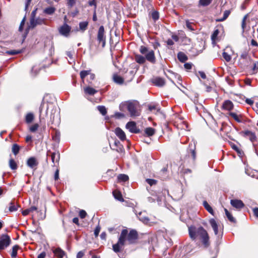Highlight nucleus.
I'll return each mask as SVG.
<instances>
[{"instance_id": "nucleus-1", "label": "nucleus", "mask_w": 258, "mask_h": 258, "mask_svg": "<svg viewBox=\"0 0 258 258\" xmlns=\"http://www.w3.org/2000/svg\"><path fill=\"white\" fill-rule=\"evenodd\" d=\"M140 52L141 54L144 55L145 56L140 54H136L135 55V60L137 63L143 64L145 62L146 60H147L151 63H155L156 57L153 50L149 49L148 47L142 45L140 47Z\"/></svg>"}, {"instance_id": "nucleus-2", "label": "nucleus", "mask_w": 258, "mask_h": 258, "mask_svg": "<svg viewBox=\"0 0 258 258\" xmlns=\"http://www.w3.org/2000/svg\"><path fill=\"white\" fill-rule=\"evenodd\" d=\"M188 232L189 236L192 240H195L199 237L206 247L209 245L208 234L203 227L198 228L190 227L188 228Z\"/></svg>"}, {"instance_id": "nucleus-3", "label": "nucleus", "mask_w": 258, "mask_h": 258, "mask_svg": "<svg viewBox=\"0 0 258 258\" xmlns=\"http://www.w3.org/2000/svg\"><path fill=\"white\" fill-rule=\"evenodd\" d=\"M138 102L136 101H128L122 102L119 108L121 110H123L125 107H126L131 116H138L140 114L138 110Z\"/></svg>"}, {"instance_id": "nucleus-4", "label": "nucleus", "mask_w": 258, "mask_h": 258, "mask_svg": "<svg viewBox=\"0 0 258 258\" xmlns=\"http://www.w3.org/2000/svg\"><path fill=\"white\" fill-rule=\"evenodd\" d=\"M11 240L7 234H3L0 237V250H3L10 244Z\"/></svg>"}, {"instance_id": "nucleus-5", "label": "nucleus", "mask_w": 258, "mask_h": 258, "mask_svg": "<svg viewBox=\"0 0 258 258\" xmlns=\"http://www.w3.org/2000/svg\"><path fill=\"white\" fill-rule=\"evenodd\" d=\"M45 19L40 17L37 18H31L30 20V24L28 26L29 28H34L37 25L45 24Z\"/></svg>"}, {"instance_id": "nucleus-6", "label": "nucleus", "mask_w": 258, "mask_h": 258, "mask_svg": "<svg viewBox=\"0 0 258 258\" xmlns=\"http://www.w3.org/2000/svg\"><path fill=\"white\" fill-rule=\"evenodd\" d=\"M104 28L103 26H101L97 33V40L99 43H102V46L104 47L105 45L106 40L105 36L104 35Z\"/></svg>"}, {"instance_id": "nucleus-7", "label": "nucleus", "mask_w": 258, "mask_h": 258, "mask_svg": "<svg viewBox=\"0 0 258 258\" xmlns=\"http://www.w3.org/2000/svg\"><path fill=\"white\" fill-rule=\"evenodd\" d=\"M71 27L66 23L63 24L58 29L59 33L62 36L68 37L69 36Z\"/></svg>"}, {"instance_id": "nucleus-8", "label": "nucleus", "mask_w": 258, "mask_h": 258, "mask_svg": "<svg viewBox=\"0 0 258 258\" xmlns=\"http://www.w3.org/2000/svg\"><path fill=\"white\" fill-rule=\"evenodd\" d=\"M138 237V234L136 230H131L127 236V240L130 243L132 244L135 242L136 240L137 239Z\"/></svg>"}, {"instance_id": "nucleus-9", "label": "nucleus", "mask_w": 258, "mask_h": 258, "mask_svg": "<svg viewBox=\"0 0 258 258\" xmlns=\"http://www.w3.org/2000/svg\"><path fill=\"white\" fill-rule=\"evenodd\" d=\"M126 127L131 133H138L140 131L136 126V123L134 121H130L127 123Z\"/></svg>"}, {"instance_id": "nucleus-10", "label": "nucleus", "mask_w": 258, "mask_h": 258, "mask_svg": "<svg viewBox=\"0 0 258 258\" xmlns=\"http://www.w3.org/2000/svg\"><path fill=\"white\" fill-rule=\"evenodd\" d=\"M38 164L36 159L35 157H32L29 158L27 161V165L31 168H33L36 167Z\"/></svg>"}, {"instance_id": "nucleus-11", "label": "nucleus", "mask_w": 258, "mask_h": 258, "mask_svg": "<svg viewBox=\"0 0 258 258\" xmlns=\"http://www.w3.org/2000/svg\"><path fill=\"white\" fill-rule=\"evenodd\" d=\"M138 218L140 221L142 222L145 224L151 226L154 223L153 222H150V219L148 217L143 216L142 212L139 213L138 215Z\"/></svg>"}, {"instance_id": "nucleus-12", "label": "nucleus", "mask_w": 258, "mask_h": 258, "mask_svg": "<svg viewBox=\"0 0 258 258\" xmlns=\"http://www.w3.org/2000/svg\"><path fill=\"white\" fill-rule=\"evenodd\" d=\"M230 203L233 207L236 209H241L244 207V204L241 200H231Z\"/></svg>"}, {"instance_id": "nucleus-13", "label": "nucleus", "mask_w": 258, "mask_h": 258, "mask_svg": "<svg viewBox=\"0 0 258 258\" xmlns=\"http://www.w3.org/2000/svg\"><path fill=\"white\" fill-rule=\"evenodd\" d=\"M152 82L156 86L162 87L165 85V82L164 79L160 77H156L152 79Z\"/></svg>"}, {"instance_id": "nucleus-14", "label": "nucleus", "mask_w": 258, "mask_h": 258, "mask_svg": "<svg viewBox=\"0 0 258 258\" xmlns=\"http://www.w3.org/2000/svg\"><path fill=\"white\" fill-rule=\"evenodd\" d=\"M115 135L119 138L121 140L123 141L126 139V136L124 132L119 127H117L115 130Z\"/></svg>"}, {"instance_id": "nucleus-15", "label": "nucleus", "mask_w": 258, "mask_h": 258, "mask_svg": "<svg viewBox=\"0 0 258 258\" xmlns=\"http://www.w3.org/2000/svg\"><path fill=\"white\" fill-rule=\"evenodd\" d=\"M60 158V154L58 152H53L51 154V159L53 163V166H55V163H58Z\"/></svg>"}, {"instance_id": "nucleus-16", "label": "nucleus", "mask_w": 258, "mask_h": 258, "mask_svg": "<svg viewBox=\"0 0 258 258\" xmlns=\"http://www.w3.org/2000/svg\"><path fill=\"white\" fill-rule=\"evenodd\" d=\"M209 223L212 227L215 234L217 235L218 234V225L217 221L214 219H211L209 220Z\"/></svg>"}, {"instance_id": "nucleus-17", "label": "nucleus", "mask_w": 258, "mask_h": 258, "mask_svg": "<svg viewBox=\"0 0 258 258\" xmlns=\"http://www.w3.org/2000/svg\"><path fill=\"white\" fill-rule=\"evenodd\" d=\"M233 108V103L230 100L225 101L222 105V108L228 111L231 110Z\"/></svg>"}, {"instance_id": "nucleus-18", "label": "nucleus", "mask_w": 258, "mask_h": 258, "mask_svg": "<svg viewBox=\"0 0 258 258\" xmlns=\"http://www.w3.org/2000/svg\"><path fill=\"white\" fill-rule=\"evenodd\" d=\"M124 242L122 241L120 242L119 240L118 239L117 243L113 245V250L115 252H119L124 245Z\"/></svg>"}, {"instance_id": "nucleus-19", "label": "nucleus", "mask_w": 258, "mask_h": 258, "mask_svg": "<svg viewBox=\"0 0 258 258\" xmlns=\"http://www.w3.org/2000/svg\"><path fill=\"white\" fill-rule=\"evenodd\" d=\"M252 60L251 58V57H249V60L247 59H242V60H239V62L240 65L241 66V67L244 68V69H247L251 63H252Z\"/></svg>"}, {"instance_id": "nucleus-20", "label": "nucleus", "mask_w": 258, "mask_h": 258, "mask_svg": "<svg viewBox=\"0 0 258 258\" xmlns=\"http://www.w3.org/2000/svg\"><path fill=\"white\" fill-rule=\"evenodd\" d=\"M53 251L54 255L58 258H62L65 255V252L59 247L55 248Z\"/></svg>"}, {"instance_id": "nucleus-21", "label": "nucleus", "mask_w": 258, "mask_h": 258, "mask_svg": "<svg viewBox=\"0 0 258 258\" xmlns=\"http://www.w3.org/2000/svg\"><path fill=\"white\" fill-rule=\"evenodd\" d=\"M245 136L249 138L251 142H253L256 140L255 134L249 131H246L244 132Z\"/></svg>"}, {"instance_id": "nucleus-22", "label": "nucleus", "mask_w": 258, "mask_h": 258, "mask_svg": "<svg viewBox=\"0 0 258 258\" xmlns=\"http://www.w3.org/2000/svg\"><path fill=\"white\" fill-rule=\"evenodd\" d=\"M113 80L115 83L118 85H122L124 82L123 79L121 77L117 74H114L113 75Z\"/></svg>"}, {"instance_id": "nucleus-23", "label": "nucleus", "mask_w": 258, "mask_h": 258, "mask_svg": "<svg viewBox=\"0 0 258 258\" xmlns=\"http://www.w3.org/2000/svg\"><path fill=\"white\" fill-rule=\"evenodd\" d=\"M84 90L86 94L90 95H93L94 94L97 92V91L96 90L90 87H87L85 88Z\"/></svg>"}, {"instance_id": "nucleus-24", "label": "nucleus", "mask_w": 258, "mask_h": 258, "mask_svg": "<svg viewBox=\"0 0 258 258\" xmlns=\"http://www.w3.org/2000/svg\"><path fill=\"white\" fill-rule=\"evenodd\" d=\"M203 206L208 212H209L211 214L214 215V211L212 208L209 205L207 201H205L203 202Z\"/></svg>"}, {"instance_id": "nucleus-25", "label": "nucleus", "mask_w": 258, "mask_h": 258, "mask_svg": "<svg viewBox=\"0 0 258 258\" xmlns=\"http://www.w3.org/2000/svg\"><path fill=\"white\" fill-rule=\"evenodd\" d=\"M177 57L179 60L182 62H185L187 59L186 55L182 52H179L178 53Z\"/></svg>"}, {"instance_id": "nucleus-26", "label": "nucleus", "mask_w": 258, "mask_h": 258, "mask_svg": "<svg viewBox=\"0 0 258 258\" xmlns=\"http://www.w3.org/2000/svg\"><path fill=\"white\" fill-rule=\"evenodd\" d=\"M88 22L87 21L81 22L79 23V29L82 31H85L88 27Z\"/></svg>"}, {"instance_id": "nucleus-27", "label": "nucleus", "mask_w": 258, "mask_h": 258, "mask_svg": "<svg viewBox=\"0 0 258 258\" xmlns=\"http://www.w3.org/2000/svg\"><path fill=\"white\" fill-rule=\"evenodd\" d=\"M128 231L126 229H123L122 230L120 235L119 238V240L120 242L121 241H122L123 242H125V237L127 234Z\"/></svg>"}, {"instance_id": "nucleus-28", "label": "nucleus", "mask_w": 258, "mask_h": 258, "mask_svg": "<svg viewBox=\"0 0 258 258\" xmlns=\"http://www.w3.org/2000/svg\"><path fill=\"white\" fill-rule=\"evenodd\" d=\"M113 195L114 198L119 201H123V199L122 197L121 194L118 191L115 190L113 191Z\"/></svg>"}, {"instance_id": "nucleus-29", "label": "nucleus", "mask_w": 258, "mask_h": 258, "mask_svg": "<svg viewBox=\"0 0 258 258\" xmlns=\"http://www.w3.org/2000/svg\"><path fill=\"white\" fill-rule=\"evenodd\" d=\"M19 248V246L17 245H15L12 247V252L11 253V255L12 258H15L17 256V251Z\"/></svg>"}, {"instance_id": "nucleus-30", "label": "nucleus", "mask_w": 258, "mask_h": 258, "mask_svg": "<svg viewBox=\"0 0 258 258\" xmlns=\"http://www.w3.org/2000/svg\"><path fill=\"white\" fill-rule=\"evenodd\" d=\"M224 211L225 212V214L228 220L231 222L235 223L236 222L235 219L232 216V215L229 212L228 210L227 209H224Z\"/></svg>"}, {"instance_id": "nucleus-31", "label": "nucleus", "mask_w": 258, "mask_h": 258, "mask_svg": "<svg viewBox=\"0 0 258 258\" xmlns=\"http://www.w3.org/2000/svg\"><path fill=\"white\" fill-rule=\"evenodd\" d=\"M55 11V9L54 7H50L46 8L44 10V13L48 15H52Z\"/></svg>"}, {"instance_id": "nucleus-32", "label": "nucleus", "mask_w": 258, "mask_h": 258, "mask_svg": "<svg viewBox=\"0 0 258 258\" xmlns=\"http://www.w3.org/2000/svg\"><path fill=\"white\" fill-rule=\"evenodd\" d=\"M34 119V115L32 113H28L25 118L26 122L27 123H31Z\"/></svg>"}, {"instance_id": "nucleus-33", "label": "nucleus", "mask_w": 258, "mask_h": 258, "mask_svg": "<svg viewBox=\"0 0 258 258\" xmlns=\"http://www.w3.org/2000/svg\"><path fill=\"white\" fill-rule=\"evenodd\" d=\"M18 209V206L15 204V203L13 201H11L10 203V206L9 208V210L10 212H15Z\"/></svg>"}, {"instance_id": "nucleus-34", "label": "nucleus", "mask_w": 258, "mask_h": 258, "mask_svg": "<svg viewBox=\"0 0 258 258\" xmlns=\"http://www.w3.org/2000/svg\"><path fill=\"white\" fill-rule=\"evenodd\" d=\"M230 11H229V10L225 11L224 12L223 17L217 20V21L218 22H222V21L225 20L228 18L229 15H230Z\"/></svg>"}, {"instance_id": "nucleus-35", "label": "nucleus", "mask_w": 258, "mask_h": 258, "mask_svg": "<svg viewBox=\"0 0 258 258\" xmlns=\"http://www.w3.org/2000/svg\"><path fill=\"white\" fill-rule=\"evenodd\" d=\"M145 133L148 136H152L155 134V130L152 127H147L145 129Z\"/></svg>"}, {"instance_id": "nucleus-36", "label": "nucleus", "mask_w": 258, "mask_h": 258, "mask_svg": "<svg viewBox=\"0 0 258 258\" xmlns=\"http://www.w3.org/2000/svg\"><path fill=\"white\" fill-rule=\"evenodd\" d=\"M9 166L10 168L13 170H15L17 168V165L13 159H11L9 161Z\"/></svg>"}, {"instance_id": "nucleus-37", "label": "nucleus", "mask_w": 258, "mask_h": 258, "mask_svg": "<svg viewBox=\"0 0 258 258\" xmlns=\"http://www.w3.org/2000/svg\"><path fill=\"white\" fill-rule=\"evenodd\" d=\"M91 71H82L80 72V77L82 80H84V78L88 76L90 74Z\"/></svg>"}, {"instance_id": "nucleus-38", "label": "nucleus", "mask_w": 258, "mask_h": 258, "mask_svg": "<svg viewBox=\"0 0 258 258\" xmlns=\"http://www.w3.org/2000/svg\"><path fill=\"white\" fill-rule=\"evenodd\" d=\"M118 179L120 181H126L128 179V177L125 174H119L118 176Z\"/></svg>"}, {"instance_id": "nucleus-39", "label": "nucleus", "mask_w": 258, "mask_h": 258, "mask_svg": "<svg viewBox=\"0 0 258 258\" xmlns=\"http://www.w3.org/2000/svg\"><path fill=\"white\" fill-rule=\"evenodd\" d=\"M19 150L20 147L17 144H15L13 145L12 152L14 155H16L17 154H18V153L19 152Z\"/></svg>"}, {"instance_id": "nucleus-40", "label": "nucleus", "mask_w": 258, "mask_h": 258, "mask_svg": "<svg viewBox=\"0 0 258 258\" xmlns=\"http://www.w3.org/2000/svg\"><path fill=\"white\" fill-rule=\"evenodd\" d=\"M98 110L103 115H105L107 113L106 109L104 106H98Z\"/></svg>"}, {"instance_id": "nucleus-41", "label": "nucleus", "mask_w": 258, "mask_h": 258, "mask_svg": "<svg viewBox=\"0 0 258 258\" xmlns=\"http://www.w3.org/2000/svg\"><path fill=\"white\" fill-rule=\"evenodd\" d=\"M249 57H250L248 55V53L246 51H244L243 52H242L241 53V54L240 55V60H242V59H247L248 60H249Z\"/></svg>"}, {"instance_id": "nucleus-42", "label": "nucleus", "mask_w": 258, "mask_h": 258, "mask_svg": "<svg viewBox=\"0 0 258 258\" xmlns=\"http://www.w3.org/2000/svg\"><path fill=\"white\" fill-rule=\"evenodd\" d=\"M186 26L187 28V29L191 31H193L195 30L193 24L191 23H190L188 20L186 21Z\"/></svg>"}, {"instance_id": "nucleus-43", "label": "nucleus", "mask_w": 258, "mask_h": 258, "mask_svg": "<svg viewBox=\"0 0 258 258\" xmlns=\"http://www.w3.org/2000/svg\"><path fill=\"white\" fill-rule=\"evenodd\" d=\"M212 2V0H200V5L202 6H208Z\"/></svg>"}, {"instance_id": "nucleus-44", "label": "nucleus", "mask_w": 258, "mask_h": 258, "mask_svg": "<svg viewBox=\"0 0 258 258\" xmlns=\"http://www.w3.org/2000/svg\"><path fill=\"white\" fill-rule=\"evenodd\" d=\"M152 18L155 21H157L159 18V13L157 11H153L152 13Z\"/></svg>"}, {"instance_id": "nucleus-45", "label": "nucleus", "mask_w": 258, "mask_h": 258, "mask_svg": "<svg viewBox=\"0 0 258 258\" xmlns=\"http://www.w3.org/2000/svg\"><path fill=\"white\" fill-rule=\"evenodd\" d=\"M222 56L225 60L227 62L230 61L231 59V56L226 52H223Z\"/></svg>"}, {"instance_id": "nucleus-46", "label": "nucleus", "mask_w": 258, "mask_h": 258, "mask_svg": "<svg viewBox=\"0 0 258 258\" xmlns=\"http://www.w3.org/2000/svg\"><path fill=\"white\" fill-rule=\"evenodd\" d=\"M258 70V61H255L253 63V67L252 68V71L253 74H255Z\"/></svg>"}, {"instance_id": "nucleus-47", "label": "nucleus", "mask_w": 258, "mask_h": 258, "mask_svg": "<svg viewBox=\"0 0 258 258\" xmlns=\"http://www.w3.org/2000/svg\"><path fill=\"white\" fill-rule=\"evenodd\" d=\"M22 50H9L6 52V53L10 55H15L17 54H19L22 52Z\"/></svg>"}, {"instance_id": "nucleus-48", "label": "nucleus", "mask_w": 258, "mask_h": 258, "mask_svg": "<svg viewBox=\"0 0 258 258\" xmlns=\"http://www.w3.org/2000/svg\"><path fill=\"white\" fill-rule=\"evenodd\" d=\"M229 115L231 116L232 118H233L237 122H241L240 119L239 118V117L236 113H235L234 112H230L229 113Z\"/></svg>"}, {"instance_id": "nucleus-49", "label": "nucleus", "mask_w": 258, "mask_h": 258, "mask_svg": "<svg viewBox=\"0 0 258 258\" xmlns=\"http://www.w3.org/2000/svg\"><path fill=\"white\" fill-rule=\"evenodd\" d=\"M146 182L150 184L151 186L156 184L157 183V181L155 179H147Z\"/></svg>"}, {"instance_id": "nucleus-50", "label": "nucleus", "mask_w": 258, "mask_h": 258, "mask_svg": "<svg viewBox=\"0 0 258 258\" xmlns=\"http://www.w3.org/2000/svg\"><path fill=\"white\" fill-rule=\"evenodd\" d=\"M76 0H67V5L70 8L73 7L76 4Z\"/></svg>"}, {"instance_id": "nucleus-51", "label": "nucleus", "mask_w": 258, "mask_h": 258, "mask_svg": "<svg viewBox=\"0 0 258 258\" xmlns=\"http://www.w3.org/2000/svg\"><path fill=\"white\" fill-rule=\"evenodd\" d=\"M38 126H38V124H37V123L34 124L30 127V131L31 132H35V131H36L37 130Z\"/></svg>"}, {"instance_id": "nucleus-52", "label": "nucleus", "mask_w": 258, "mask_h": 258, "mask_svg": "<svg viewBox=\"0 0 258 258\" xmlns=\"http://www.w3.org/2000/svg\"><path fill=\"white\" fill-rule=\"evenodd\" d=\"M87 215V213L84 210H80L79 212V216L81 219H84Z\"/></svg>"}, {"instance_id": "nucleus-53", "label": "nucleus", "mask_w": 258, "mask_h": 258, "mask_svg": "<svg viewBox=\"0 0 258 258\" xmlns=\"http://www.w3.org/2000/svg\"><path fill=\"white\" fill-rule=\"evenodd\" d=\"M89 76L87 79V80L88 81V83L89 84H91L92 83V81L95 79V75L90 73Z\"/></svg>"}, {"instance_id": "nucleus-54", "label": "nucleus", "mask_w": 258, "mask_h": 258, "mask_svg": "<svg viewBox=\"0 0 258 258\" xmlns=\"http://www.w3.org/2000/svg\"><path fill=\"white\" fill-rule=\"evenodd\" d=\"M100 229H101V228L99 225L96 227V228L94 230V235H95V237H97L98 236L99 233L100 231Z\"/></svg>"}, {"instance_id": "nucleus-55", "label": "nucleus", "mask_w": 258, "mask_h": 258, "mask_svg": "<svg viewBox=\"0 0 258 258\" xmlns=\"http://www.w3.org/2000/svg\"><path fill=\"white\" fill-rule=\"evenodd\" d=\"M247 19V15H245L242 19V24H241V27L243 30V31H244V28L245 27V21Z\"/></svg>"}, {"instance_id": "nucleus-56", "label": "nucleus", "mask_w": 258, "mask_h": 258, "mask_svg": "<svg viewBox=\"0 0 258 258\" xmlns=\"http://www.w3.org/2000/svg\"><path fill=\"white\" fill-rule=\"evenodd\" d=\"M25 17H24L23 20H22L21 23H20V26H19V30L20 31H22V30H23V26L24 25V24H25Z\"/></svg>"}, {"instance_id": "nucleus-57", "label": "nucleus", "mask_w": 258, "mask_h": 258, "mask_svg": "<svg viewBox=\"0 0 258 258\" xmlns=\"http://www.w3.org/2000/svg\"><path fill=\"white\" fill-rule=\"evenodd\" d=\"M149 110L151 111H153V110H157V111L159 110V109L157 108V106L156 105H150L148 106Z\"/></svg>"}, {"instance_id": "nucleus-58", "label": "nucleus", "mask_w": 258, "mask_h": 258, "mask_svg": "<svg viewBox=\"0 0 258 258\" xmlns=\"http://www.w3.org/2000/svg\"><path fill=\"white\" fill-rule=\"evenodd\" d=\"M32 0H26L25 1V10L26 11H27V9L28 8V7L29 5L30 4Z\"/></svg>"}, {"instance_id": "nucleus-59", "label": "nucleus", "mask_w": 258, "mask_h": 258, "mask_svg": "<svg viewBox=\"0 0 258 258\" xmlns=\"http://www.w3.org/2000/svg\"><path fill=\"white\" fill-rule=\"evenodd\" d=\"M184 67L185 69H186V70H190V69H191L192 64H191V63H185L184 64Z\"/></svg>"}, {"instance_id": "nucleus-60", "label": "nucleus", "mask_w": 258, "mask_h": 258, "mask_svg": "<svg viewBox=\"0 0 258 258\" xmlns=\"http://www.w3.org/2000/svg\"><path fill=\"white\" fill-rule=\"evenodd\" d=\"M84 255V252L83 251H79L77 254V258H82Z\"/></svg>"}, {"instance_id": "nucleus-61", "label": "nucleus", "mask_w": 258, "mask_h": 258, "mask_svg": "<svg viewBox=\"0 0 258 258\" xmlns=\"http://www.w3.org/2000/svg\"><path fill=\"white\" fill-rule=\"evenodd\" d=\"M218 30H215L213 34H212V40H214L215 39V38H216L217 36V35L218 34Z\"/></svg>"}, {"instance_id": "nucleus-62", "label": "nucleus", "mask_w": 258, "mask_h": 258, "mask_svg": "<svg viewBox=\"0 0 258 258\" xmlns=\"http://www.w3.org/2000/svg\"><path fill=\"white\" fill-rule=\"evenodd\" d=\"M30 213L29 209H26L22 211V214L23 216H26Z\"/></svg>"}, {"instance_id": "nucleus-63", "label": "nucleus", "mask_w": 258, "mask_h": 258, "mask_svg": "<svg viewBox=\"0 0 258 258\" xmlns=\"http://www.w3.org/2000/svg\"><path fill=\"white\" fill-rule=\"evenodd\" d=\"M45 256H46L45 252H42L38 255L37 258H45Z\"/></svg>"}, {"instance_id": "nucleus-64", "label": "nucleus", "mask_w": 258, "mask_h": 258, "mask_svg": "<svg viewBox=\"0 0 258 258\" xmlns=\"http://www.w3.org/2000/svg\"><path fill=\"white\" fill-rule=\"evenodd\" d=\"M254 215L258 218V208H255L253 209Z\"/></svg>"}]
</instances>
